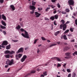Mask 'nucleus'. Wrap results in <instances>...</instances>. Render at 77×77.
Listing matches in <instances>:
<instances>
[{"label": "nucleus", "mask_w": 77, "mask_h": 77, "mask_svg": "<svg viewBox=\"0 0 77 77\" xmlns=\"http://www.w3.org/2000/svg\"><path fill=\"white\" fill-rule=\"evenodd\" d=\"M20 30L21 32H24L25 33L24 34L23 33H22L21 35L22 36H23L24 38H27V39H29V34H28V32L24 30V29L23 28H21L20 29Z\"/></svg>", "instance_id": "obj_1"}, {"label": "nucleus", "mask_w": 77, "mask_h": 77, "mask_svg": "<svg viewBox=\"0 0 77 77\" xmlns=\"http://www.w3.org/2000/svg\"><path fill=\"white\" fill-rule=\"evenodd\" d=\"M69 23V21H67L65 24H61L60 25V29H62L63 27V30L65 31V30H66V24H68Z\"/></svg>", "instance_id": "obj_2"}, {"label": "nucleus", "mask_w": 77, "mask_h": 77, "mask_svg": "<svg viewBox=\"0 0 77 77\" xmlns=\"http://www.w3.org/2000/svg\"><path fill=\"white\" fill-rule=\"evenodd\" d=\"M68 3L69 6H74V1L73 0H69Z\"/></svg>", "instance_id": "obj_3"}, {"label": "nucleus", "mask_w": 77, "mask_h": 77, "mask_svg": "<svg viewBox=\"0 0 77 77\" xmlns=\"http://www.w3.org/2000/svg\"><path fill=\"white\" fill-rule=\"evenodd\" d=\"M29 7L30 8V9H31V10H33L32 11L30 12L31 14H34V11L35 10L36 8H35V7L34 6H33V5H30L29 6Z\"/></svg>", "instance_id": "obj_4"}, {"label": "nucleus", "mask_w": 77, "mask_h": 77, "mask_svg": "<svg viewBox=\"0 0 77 77\" xmlns=\"http://www.w3.org/2000/svg\"><path fill=\"white\" fill-rule=\"evenodd\" d=\"M6 63L7 65H8V63L9 65H12L14 64V60L12 59L11 61H7L6 62Z\"/></svg>", "instance_id": "obj_5"}, {"label": "nucleus", "mask_w": 77, "mask_h": 77, "mask_svg": "<svg viewBox=\"0 0 77 77\" xmlns=\"http://www.w3.org/2000/svg\"><path fill=\"white\" fill-rule=\"evenodd\" d=\"M23 56V54H19L18 55L16 54L15 55V57H16V60H19V59L18 58H20L22 56Z\"/></svg>", "instance_id": "obj_6"}, {"label": "nucleus", "mask_w": 77, "mask_h": 77, "mask_svg": "<svg viewBox=\"0 0 77 77\" xmlns=\"http://www.w3.org/2000/svg\"><path fill=\"white\" fill-rule=\"evenodd\" d=\"M23 51L24 48H21L18 50L17 53L18 54L20 53H23Z\"/></svg>", "instance_id": "obj_7"}, {"label": "nucleus", "mask_w": 77, "mask_h": 77, "mask_svg": "<svg viewBox=\"0 0 77 77\" xmlns=\"http://www.w3.org/2000/svg\"><path fill=\"white\" fill-rule=\"evenodd\" d=\"M26 58H27V56L26 55H24L20 60V61L22 62H23L25 61Z\"/></svg>", "instance_id": "obj_8"}, {"label": "nucleus", "mask_w": 77, "mask_h": 77, "mask_svg": "<svg viewBox=\"0 0 77 77\" xmlns=\"http://www.w3.org/2000/svg\"><path fill=\"white\" fill-rule=\"evenodd\" d=\"M10 9L11 11H15V8L14 7V5H11L10 6Z\"/></svg>", "instance_id": "obj_9"}, {"label": "nucleus", "mask_w": 77, "mask_h": 77, "mask_svg": "<svg viewBox=\"0 0 77 77\" xmlns=\"http://www.w3.org/2000/svg\"><path fill=\"white\" fill-rule=\"evenodd\" d=\"M8 44V42L7 41H4L2 44V45H7Z\"/></svg>", "instance_id": "obj_10"}, {"label": "nucleus", "mask_w": 77, "mask_h": 77, "mask_svg": "<svg viewBox=\"0 0 77 77\" xmlns=\"http://www.w3.org/2000/svg\"><path fill=\"white\" fill-rule=\"evenodd\" d=\"M35 15H36V17L37 18H38V17H39L40 15H41V14L40 13H39L37 12H35Z\"/></svg>", "instance_id": "obj_11"}, {"label": "nucleus", "mask_w": 77, "mask_h": 77, "mask_svg": "<svg viewBox=\"0 0 77 77\" xmlns=\"http://www.w3.org/2000/svg\"><path fill=\"white\" fill-rule=\"evenodd\" d=\"M2 18L4 20H6V16H5L4 14L2 15Z\"/></svg>", "instance_id": "obj_12"}, {"label": "nucleus", "mask_w": 77, "mask_h": 77, "mask_svg": "<svg viewBox=\"0 0 77 77\" xmlns=\"http://www.w3.org/2000/svg\"><path fill=\"white\" fill-rule=\"evenodd\" d=\"M51 59H57V60L58 61V62H59L60 61H61V60L60 59V58H59L58 57H54L53 58H51Z\"/></svg>", "instance_id": "obj_13"}, {"label": "nucleus", "mask_w": 77, "mask_h": 77, "mask_svg": "<svg viewBox=\"0 0 77 77\" xmlns=\"http://www.w3.org/2000/svg\"><path fill=\"white\" fill-rule=\"evenodd\" d=\"M71 54V53L70 52H67L65 54L66 56H71L70 55V54Z\"/></svg>", "instance_id": "obj_14"}, {"label": "nucleus", "mask_w": 77, "mask_h": 77, "mask_svg": "<svg viewBox=\"0 0 77 77\" xmlns=\"http://www.w3.org/2000/svg\"><path fill=\"white\" fill-rule=\"evenodd\" d=\"M1 23L2 24V25H3V26H6V24L5 22H4V21L2 20Z\"/></svg>", "instance_id": "obj_15"}, {"label": "nucleus", "mask_w": 77, "mask_h": 77, "mask_svg": "<svg viewBox=\"0 0 77 77\" xmlns=\"http://www.w3.org/2000/svg\"><path fill=\"white\" fill-rule=\"evenodd\" d=\"M11 48V45H9L6 47L7 50H9Z\"/></svg>", "instance_id": "obj_16"}, {"label": "nucleus", "mask_w": 77, "mask_h": 77, "mask_svg": "<svg viewBox=\"0 0 77 77\" xmlns=\"http://www.w3.org/2000/svg\"><path fill=\"white\" fill-rule=\"evenodd\" d=\"M60 33V31H58L55 33L54 35L55 36H57V35H58V34H59Z\"/></svg>", "instance_id": "obj_17"}, {"label": "nucleus", "mask_w": 77, "mask_h": 77, "mask_svg": "<svg viewBox=\"0 0 77 77\" xmlns=\"http://www.w3.org/2000/svg\"><path fill=\"white\" fill-rule=\"evenodd\" d=\"M67 50H69V48L68 47H66L64 48V51H67Z\"/></svg>", "instance_id": "obj_18"}, {"label": "nucleus", "mask_w": 77, "mask_h": 77, "mask_svg": "<svg viewBox=\"0 0 77 77\" xmlns=\"http://www.w3.org/2000/svg\"><path fill=\"white\" fill-rule=\"evenodd\" d=\"M0 27L1 29H5L6 28V27L3 26H2V25H0Z\"/></svg>", "instance_id": "obj_19"}, {"label": "nucleus", "mask_w": 77, "mask_h": 77, "mask_svg": "<svg viewBox=\"0 0 77 77\" xmlns=\"http://www.w3.org/2000/svg\"><path fill=\"white\" fill-rule=\"evenodd\" d=\"M5 54H8L10 53V51L9 50H6L5 51Z\"/></svg>", "instance_id": "obj_20"}, {"label": "nucleus", "mask_w": 77, "mask_h": 77, "mask_svg": "<svg viewBox=\"0 0 77 77\" xmlns=\"http://www.w3.org/2000/svg\"><path fill=\"white\" fill-rule=\"evenodd\" d=\"M63 38L64 40H67V37H66V35H63Z\"/></svg>", "instance_id": "obj_21"}, {"label": "nucleus", "mask_w": 77, "mask_h": 77, "mask_svg": "<svg viewBox=\"0 0 77 77\" xmlns=\"http://www.w3.org/2000/svg\"><path fill=\"white\" fill-rule=\"evenodd\" d=\"M50 19L52 20V21H54V16H51L50 18Z\"/></svg>", "instance_id": "obj_22"}, {"label": "nucleus", "mask_w": 77, "mask_h": 77, "mask_svg": "<svg viewBox=\"0 0 77 77\" xmlns=\"http://www.w3.org/2000/svg\"><path fill=\"white\" fill-rule=\"evenodd\" d=\"M16 28L17 30H20V28H21V26L19 25H18L17 26Z\"/></svg>", "instance_id": "obj_23"}, {"label": "nucleus", "mask_w": 77, "mask_h": 77, "mask_svg": "<svg viewBox=\"0 0 77 77\" xmlns=\"http://www.w3.org/2000/svg\"><path fill=\"white\" fill-rule=\"evenodd\" d=\"M14 53H15V51H10V54L12 55V54H13Z\"/></svg>", "instance_id": "obj_24"}, {"label": "nucleus", "mask_w": 77, "mask_h": 77, "mask_svg": "<svg viewBox=\"0 0 77 77\" xmlns=\"http://www.w3.org/2000/svg\"><path fill=\"white\" fill-rule=\"evenodd\" d=\"M54 18L56 20H57L58 18V17H59V16L57 15H55L54 16Z\"/></svg>", "instance_id": "obj_25"}, {"label": "nucleus", "mask_w": 77, "mask_h": 77, "mask_svg": "<svg viewBox=\"0 0 77 77\" xmlns=\"http://www.w3.org/2000/svg\"><path fill=\"white\" fill-rule=\"evenodd\" d=\"M65 11L66 12L69 13L70 11V10H69V8H68L66 9Z\"/></svg>", "instance_id": "obj_26"}, {"label": "nucleus", "mask_w": 77, "mask_h": 77, "mask_svg": "<svg viewBox=\"0 0 77 77\" xmlns=\"http://www.w3.org/2000/svg\"><path fill=\"white\" fill-rule=\"evenodd\" d=\"M5 57L7 59V58H9L10 57V55L8 54L5 56Z\"/></svg>", "instance_id": "obj_27"}, {"label": "nucleus", "mask_w": 77, "mask_h": 77, "mask_svg": "<svg viewBox=\"0 0 77 77\" xmlns=\"http://www.w3.org/2000/svg\"><path fill=\"white\" fill-rule=\"evenodd\" d=\"M76 76V73L75 72H73L72 74V77H75Z\"/></svg>", "instance_id": "obj_28"}, {"label": "nucleus", "mask_w": 77, "mask_h": 77, "mask_svg": "<svg viewBox=\"0 0 77 77\" xmlns=\"http://www.w3.org/2000/svg\"><path fill=\"white\" fill-rule=\"evenodd\" d=\"M43 75L45 76H46L47 75V72L45 71L43 72Z\"/></svg>", "instance_id": "obj_29"}, {"label": "nucleus", "mask_w": 77, "mask_h": 77, "mask_svg": "<svg viewBox=\"0 0 77 77\" xmlns=\"http://www.w3.org/2000/svg\"><path fill=\"white\" fill-rule=\"evenodd\" d=\"M61 23H62V24H65V20H62L61 21Z\"/></svg>", "instance_id": "obj_30"}, {"label": "nucleus", "mask_w": 77, "mask_h": 77, "mask_svg": "<svg viewBox=\"0 0 77 77\" xmlns=\"http://www.w3.org/2000/svg\"><path fill=\"white\" fill-rule=\"evenodd\" d=\"M55 45H56V44H53L50 45L49 47H50V48L52 47L53 46H55Z\"/></svg>", "instance_id": "obj_31"}, {"label": "nucleus", "mask_w": 77, "mask_h": 77, "mask_svg": "<svg viewBox=\"0 0 77 77\" xmlns=\"http://www.w3.org/2000/svg\"><path fill=\"white\" fill-rule=\"evenodd\" d=\"M72 54L74 56H75V54L77 55V51H75L74 53Z\"/></svg>", "instance_id": "obj_32"}, {"label": "nucleus", "mask_w": 77, "mask_h": 77, "mask_svg": "<svg viewBox=\"0 0 77 77\" xmlns=\"http://www.w3.org/2000/svg\"><path fill=\"white\" fill-rule=\"evenodd\" d=\"M65 59H71V56L65 57Z\"/></svg>", "instance_id": "obj_33"}, {"label": "nucleus", "mask_w": 77, "mask_h": 77, "mask_svg": "<svg viewBox=\"0 0 77 77\" xmlns=\"http://www.w3.org/2000/svg\"><path fill=\"white\" fill-rule=\"evenodd\" d=\"M35 4H36V2H34L33 1H32V5L33 6H35Z\"/></svg>", "instance_id": "obj_34"}, {"label": "nucleus", "mask_w": 77, "mask_h": 77, "mask_svg": "<svg viewBox=\"0 0 77 77\" xmlns=\"http://www.w3.org/2000/svg\"><path fill=\"white\" fill-rule=\"evenodd\" d=\"M5 48V47L2 45H2H0V49H2V48Z\"/></svg>", "instance_id": "obj_35"}, {"label": "nucleus", "mask_w": 77, "mask_h": 77, "mask_svg": "<svg viewBox=\"0 0 77 77\" xmlns=\"http://www.w3.org/2000/svg\"><path fill=\"white\" fill-rule=\"evenodd\" d=\"M69 31V29L67 30L66 31H65V32H64V33H68Z\"/></svg>", "instance_id": "obj_36"}, {"label": "nucleus", "mask_w": 77, "mask_h": 77, "mask_svg": "<svg viewBox=\"0 0 77 77\" xmlns=\"http://www.w3.org/2000/svg\"><path fill=\"white\" fill-rule=\"evenodd\" d=\"M60 66H61V65L59 63H58L57 66V68H58V67H60Z\"/></svg>", "instance_id": "obj_37"}, {"label": "nucleus", "mask_w": 77, "mask_h": 77, "mask_svg": "<svg viewBox=\"0 0 77 77\" xmlns=\"http://www.w3.org/2000/svg\"><path fill=\"white\" fill-rule=\"evenodd\" d=\"M38 40V39H36L34 40V44H36L37 42V41Z\"/></svg>", "instance_id": "obj_38"}, {"label": "nucleus", "mask_w": 77, "mask_h": 77, "mask_svg": "<svg viewBox=\"0 0 77 77\" xmlns=\"http://www.w3.org/2000/svg\"><path fill=\"white\" fill-rule=\"evenodd\" d=\"M41 39L43 40V41H45L46 40L45 38L43 37H41Z\"/></svg>", "instance_id": "obj_39"}, {"label": "nucleus", "mask_w": 77, "mask_h": 77, "mask_svg": "<svg viewBox=\"0 0 77 77\" xmlns=\"http://www.w3.org/2000/svg\"><path fill=\"white\" fill-rule=\"evenodd\" d=\"M57 6L58 8H60V5L59 4V3H58L57 4Z\"/></svg>", "instance_id": "obj_40"}, {"label": "nucleus", "mask_w": 77, "mask_h": 77, "mask_svg": "<svg viewBox=\"0 0 77 77\" xmlns=\"http://www.w3.org/2000/svg\"><path fill=\"white\" fill-rule=\"evenodd\" d=\"M67 71L68 72H71V70H70V69H67Z\"/></svg>", "instance_id": "obj_41"}, {"label": "nucleus", "mask_w": 77, "mask_h": 77, "mask_svg": "<svg viewBox=\"0 0 77 77\" xmlns=\"http://www.w3.org/2000/svg\"><path fill=\"white\" fill-rule=\"evenodd\" d=\"M62 14H66V12L63 11L62 12Z\"/></svg>", "instance_id": "obj_42"}, {"label": "nucleus", "mask_w": 77, "mask_h": 77, "mask_svg": "<svg viewBox=\"0 0 77 77\" xmlns=\"http://www.w3.org/2000/svg\"><path fill=\"white\" fill-rule=\"evenodd\" d=\"M3 33H4L5 35H6V31H3Z\"/></svg>", "instance_id": "obj_43"}, {"label": "nucleus", "mask_w": 77, "mask_h": 77, "mask_svg": "<svg viewBox=\"0 0 77 77\" xmlns=\"http://www.w3.org/2000/svg\"><path fill=\"white\" fill-rule=\"evenodd\" d=\"M57 0H52L51 2L52 3H55L56 2V1H57Z\"/></svg>", "instance_id": "obj_44"}, {"label": "nucleus", "mask_w": 77, "mask_h": 77, "mask_svg": "<svg viewBox=\"0 0 77 77\" xmlns=\"http://www.w3.org/2000/svg\"><path fill=\"white\" fill-rule=\"evenodd\" d=\"M56 23V21L55 20L54 21V25H55V26H57V23Z\"/></svg>", "instance_id": "obj_45"}, {"label": "nucleus", "mask_w": 77, "mask_h": 77, "mask_svg": "<svg viewBox=\"0 0 77 77\" xmlns=\"http://www.w3.org/2000/svg\"><path fill=\"white\" fill-rule=\"evenodd\" d=\"M67 77H71V74H69L67 76Z\"/></svg>", "instance_id": "obj_46"}, {"label": "nucleus", "mask_w": 77, "mask_h": 77, "mask_svg": "<svg viewBox=\"0 0 77 77\" xmlns=\"http://www.w3.org/2000/svg\"><path fill=\"white\" fill-rule=\"evenodd\" d=\"M4 2V0H0V3H3Z\"/></svg>", "instance_id": "obj_47"}, {"label": "nucleus", "mask_w": 77, "mask_h": 77, "mask_svg": "<svg viewBox=\"0 0 77 77\" xmlns=\"http://www.w3.org/2000/svg\"><path fill=\"white\" fill-rule=\"evenodd\" d=\"M50 9V7L46 9L45 11H48V10H49Z\"/></svg>", "instance_id": "obj_48"}, {"label": "nucleus", "mask_w": 77, "mask_h": 77, "mask_svg": "<svg viewBox=\"0 0 77 77\" xmlns=\"http://www.w3.org/2000/svg\"><path fill=\"white\" fill-rule=\"evenodd\" d=\"M54 10H55V11L54 12L53 14H55L57 13V11H56V9H54Z\"/></svg>", "instance_id": "obj_49"}, {"label": "nucleus", "mask_w": 77, "mask_h": 77, "mask_svg": "<svg viewBox=\"0 0 77 77\" xmlns=\"http://www.w3.org/2000/svg\"><path fill=\"white\" fill-rule=\"evenodd\" d=\"M70 30L71 32H72L73 31V29H72V28H70Z\"/></svg>", "instance_id": "obj_50"}, {"label": "nucleus", "mask_w": 77, "mask_h": 77, "mask_svg": "<svg viewBox=\"0 0 77 77\" xmlns=\"http://www.w3.org/2000/svg\"><path fill=\"white\" fill-rule=\"evenodd\" d=\"M72 5H69V6L71 10H73V8H72Z\"/></svg>", "instance_id": "obj_51"}, {"label": "nucleus", "mask_w": 77, "mask_h": 77, "mask_svg": "<svg viewBox=\"0 0 77 77\" xmlns=\"http://www.w3.org/2000/svg\"><path fill=\"white\" fill-rule=\"evenodd\" d=\"M20 25L22 27H23V23H20Z\"/></svg>", "instance_id": "obj_52"}, {"label": "nucleus", "mask_w": 77, "mask_h": 77, "mask_svg": "<svg viewBox=\"0 0 77 77\" xmlns=\"http://www.w3.org/2000/svg\"><path fill=\"white\" fill-rule=\"evenodd\" d=\"M75 24H76V25H77V19H76L75 20Z\"/></svg>", "instance_id": "obj_53"}, {"label": "nucleus", "mask_w": 77, "mask_h": 77, "mask_svg": "<svg viewBox=\"0 0 77 77\" xmlns=\"http://www.w3.org/2000/svg\"><path fill=\"white\" fill-rule=\"evenodd\" d=\"M45 77V76L43 74H41L40 75V77Z\"/></svg>", "instance_id": "obj_54"}, {"label": "nucleus", "mask_w": 77, "mask_h": 77, "mask_svg": "<svg viewBox=\"0 0 77 77\" xmlns=\"http://www.w3.org/2000/svg\"><path fill=\"white\" fill-rule=\"evenodd\" d=\"M49 62H48L47 63L45 64V66H47L48 65V64L49 63Z\"/></svg>", "instance_id": "obj_55"}, {"label": "nucleus", "mask_w": 77, "mask_h": 77, "mask_svg": "<svg viewBox=\"0 0 77 77\" xmlns=\"http://www.w3.org/2000/svg\"><path fill=\"white\" fill-rule=\"evenodd\" d=\"M50 7L52 8V9H54V7L53 6V5H51Z\"/></svg>", "instance_id": "obj_56"}, {"label": "nucleus", "mask_w": 77, "mask_h": 77, "mask_svg": "<svg viewBox=\"0 0 77 77\" xmlns=\"http://www.w3.org/2000/svg\"><path fill=\"white\" fill-rule=\"evenodd\" d=\"M45 20H49V19H48V18L47 17H45Z\"/></svg>", "instance_id": "obj_57"}, {"label": "nucleus", "mask_w": 77, "mask_h": 77, "mask_svg": "<svg viewBox=\"0 0 77 77\" xmlns=\"http://www.w3.org/2000/svg\"><path fill=\"white\" fill-rule=\"evenodd\" d=\"M39 51H40L39 50V49H38L37 50V53H39Z\"/></svg>", "instance_id": "obj_58"}, {"label": "nucleus", "mask_w": 77, "mask_h": 77, "mask_svg": "<svg viewBox=\"0 0 77 77\" xmlns=\"http://www.w3.org/2000/svg\"><path fill=\"white\" fill-rule=\"evenodd\" d=\"M38 11H41V10H42V8H38Z\"/></svg>", "instance_id": "obj_59"}, {"label": "nucleus", "mask_w": 77, "mask_h": 77, "mask_svg": "<svg viewBox=\"0 0 77 77\" xmlns=\"http://www.w3.org/2000/svg\"><path fill=\"white\" fill-rule=\"evenodd\" d=\"M8 65H5V68H8Z\"/></svg>", "instance_id": "obj_60"}, {"label": "nucleus", "mask_w": 77, "mask_h": 77, "mask_svg": "<svg viewBox=\"0 0 77 77\" xmlns=\"http://www.w3.org/2000/svg\"><path fill=\"white\" fill-rule=\"evenodd\" d=\"M22 20V18H21L20 19H19V21H21Z\"/></svg>", "instance_id": "obj_61"}, {"label": "nucleus", "mask_w": 77, "mask_h": 77, "mask_svg": "<svg viewBox=\"0 0 77 77\" xmlns=\"http://www.w3.org/2000/svg\"><path fill=\"white\" fill-rule=\"evenodd\" d=\"M27 49H28V48L27 47H26L25 48V50H27Z\"/></svg>", "instance_id": "obj_62"}, {"label": "nucleus", "mask_w": 77, "mask_h": 77, "mask_svg": "<svg viewBox=\"0 0 77 77\" xmlns=\"http://www.w3.org/2000/svg\"><path fill=\"white\" fill-rule=\"evenodd\" d=\"M14 42H18V40H14Z\"/></svg>", "instance_id": "obj_63"}, {"label": "nucleus", "mask_w": 77, "mask_h": 77, "mask_svg": "<svg viewBox=\"0 0 77 77\" xmlns=\"http://www.w3.org/2000/svg\"><path fill=\"white\" fill-rule=\"evenodd\" d=\"M75 48H77V45H75Z\"/></svg>", "instance_id": "obj_64"}]
</instances>
